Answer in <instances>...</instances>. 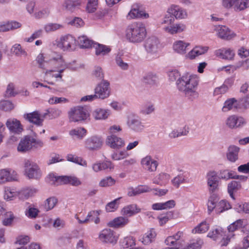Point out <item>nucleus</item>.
<instances>
[{"label": "nucleus", "instance_id": "nucleus-10", "mask_svg": "<svg viewBox=\"0 0 249 249\" xmlns=\"http://www.w3.org/2000/svg\"><path fill=\"white\" fill-rule=\"evenodd\" d=\"M186 29V24L182 22L173 23L170 25H165L163 28L165 33L171 35L181 33L185 31Z\"/></svg>", "mask_w": 249, "mask_h": 249}, {"label": "nucleus", "instance_id": "nucleus-28", "mask_svg": "<svg viewBox=\"0 0 249 249\" xmlns=\"http://www.w3.org/2000/svg\"><path fill=\"white\" fill-rule=\"evenodd\" d=\"M215 54L216 56L225 59H232L234 56V53L231 49H222L215 51Z\"/></svg>", "mask_w": 249, "mask_h": 249}, {"label": "nucleus", "instance_id": "nucleus-13", "mask_svg": "<svg viewBox=\"0 0 249 249\" xmlns=\"http://www.w3.org/2000/svg\"><path fill=\"white\" fill-rule=\"evenodd\" d=\"M99 239L101 242L106 243H115L117 241L113 231L109 229L103 230L99 234Z\"/></svg>", "mask_w": 249, "mask_h": 249}, {"label": "nucleus", "instance_id": "nucleus-62", "mask_svg": "<svg viewBox=\"0 0 249 249\" xmlns=\"http://www.w3.org/2000/svg\"><path fill=\"white\" fill-rule=\"evenodd\" d=\"M208 236L216 240L222 236L221 231L217 229L211 231L209 232Z\"/></svg>", "mask_w": 249, "mask_h": 249}, {"label": "nucleus", "instance_id": "nucleus-53", "mask_svg": "<svg viewBox=\"0 0 249 249\" xmlns=\"http://www.w3.org/2000/svg\"><path fill=\"white\" fill-rule=\"evenodd\" d=\"M3 214L4 215V218L2 220V224L5 226L11 225L14 219V216L13 213L11 212H5V213Z\"/></svg>", "mask_w": 249, "mask_h": 249}, {"label": "nucleus", "instance_id": "nucleus-18", "mask_svg": "<svg viewBox=\"0 0 249 249\" xmlns=\"http://www.w3.org/2000/svg\"><path fill=\"white\" fill-rule=\"evenodd\" d=\"M159 44V40L155 37H151L146 39L144 44V47L148 53L154 54L157 52Z\"/></svg>", "mask_w": 249, "mask_h": 249}, {"label": "nucleus", "instance_id": "nucleus-59", "mask_svg": "<svg viewBox=\"0 0 249 249\" xmlns=\"http://www.w3.org/2000/svg\"><path fill=\"white\" fill-rule=\"evenodd\" d=\"M235 209L239 213H245L249 214V203H245L243 204H238Z\"/></svg>", "mask_w": 249, "mask_h": 249}, {"label": "nucleus", "instance_id": "nucleus-36", "mask_svg": "<svg viewBox=\"0 0 249 249\" xmlns=\"http://www.w3.org/2000/svg\"><path fill=\"white\" fill-rule=\"evenodd\" d=\"M128 16L132 18H146L149 17V15L138 8H133L128 13Z\"/></svg>", "mask_w": 249, "mask_h": 249}, {"label": "nucleus", "instance_id": "nucleus-58", "mask_svg": "<svg viewBox=\"0 0 249 249\" xmlns=\"http://www.w3.org/2000/svg\"><path fill=\"white\" fill-rule=\"evenodd\" d=\"M129 156L128 154L126 152L121 151L119 153H114L111 158L113 160H120L127 158Z\"/></svg>", "mask_w": 249, "mask_h": 249}, {"label": "nucleus", "instance_id": "nucleus-22", "mask_svg": "<svg viewBox=\"0 0 249 249\" xmlns=\"http://www.w3.org/2000/svg\"><path fill=\"white\" fill-rule=\"evenodd\" d=\"M208 50V47L206 46H196L187 53L186 57L191 60L194 59L196 57L204 54Z\"/></svg>", "mask_w": 249, "mask_h": 249}, {"label": "nucleus", "instance_id": "nucleus-16", "mask_svg": "<svg viewBox=\"0 0 249 249\" xmlns=\"http://www.w3.org/2000/svg\"><path fill=\"white\" fill-rule=\"evenodd\" d=\"M141 164L149 172H155L159 165L158 161L152 159L150 156H147L142 159Z\"/></svg>", "mask_w": 249, "mask_h": 249}, {"label": "nucleus", "instance_id": "nucleus-63", "mask_svg": "<svg viewBox=\"0 0 249 249\" xmlns=\"http://www.w3.org/2000/svg\"><path fill=\"white\" fill-rule=\"evenodd\" d=\"M31 193V189L30 188H26L18 192V195L20 199H26L30 196Z\"/></svg>", "mask_w": 249, "mask_h": 249}, {"label": "nucleus", "instance_id": "nucleus-41", "mask_svg": "<svg viewBox=\"0 0 249 249\" xmlns=\"http://www.w3.org/2000/svg\"><path fill=\"white\" fill-rule=\"evenodd\" d=\"M241 188L240 183L236 181H231L228 186V191L230 196L233 199H235L233 193L238 190Z\"/></svg>", "mask_w": 249, "mask_h": 249}, {"label": "nucleus", "instance_id": "nucleus-5", "mask_svg": "<svg viewBox=\"0 0 249 249\" xmlns=\"http://www.w3.org/2000/svg\"><path fill=\"white\" fill-rule=\"evenodd\" d=\"M94 93L97 99L103 100L108 97L110 94L109 82L103 80L96 85L94 89Z\"/></svg>", "mask_w": 249, "mask_h": 249}, {"label": "nucleus", "instance_id": "nucleus-19", "mask_svg": "<svg viewBox=\"0 0 249 249\" xmlns=\"http://www.w3.org/2000/svg\"><path fill=\"white\" fill-rule=\"evenodd\" d=\"M207 183L210 192L213 193L218 189V181L215 172H212L208 174Z\"/></svg>", "mask_w": 249, "mask_h": 249}, {"label": "nucleus", "instance_id": "nucleus-47", "mask_svg": "<svg viewBox=\"0 0 249 249\" xmlns=\"http://www.w3.org/2000/svg\"><path fill=\"white\" fill-rule=\"evenodd\" d=\"M15 106L12 102L8 100H2L0 102V109L4 111H10Z\"/></svg>", "mask_w": 249, "mask_h": 249}, {"label": "nucleus", "instance_id": "nucleus-54", "mask_svg": "<svg viewBox=\"0 0 249 249\" xmlns=\"http://www.w3.org/2000/svg\"><path fill=\"white\" fill-rule=\"evenodd\" d=\"M36 136L35 133H32V150L40 149L43 146V142L42 140L36 138Z\"/></svg>", "mask_w": 249, "mask_h": 249}, {"label": "nucleus", "instance_id": "nucleus-61", "mask_svg": "<svg viewBox=\"0 0 249 249\" xmlns=\"http://www.w3.org/2000/svg\"><path fill=\"white\" fill-rule=\"evenodd\" d=\"M93 75L97 78V80L102 81L104 78V74L103 72L102 69L100 67H96L95 68L94 71H93Z\"/></svg>", "mask_w": 249, "mask_h": 249}, {"label": "nucleus", "instance_id": "nucleus-64", "mask_svg": "<svg viewBox=\"0 0 249 249\" xmlns=\"http://www.w3.org/2000/svg\"><path fill=\"white\" fill-rule=\"evenodd\" d=\"M233 174H234V172L229 171L228 170H225L220 171L219 173V178L226 179L232 178L233 177Z\"/></svg>", "mask_w": 249, "mask_h": 249}, {"label": "nucleus", "instance_id": "nucleus-43", "mask_svg": "<svg viewBox=\"0 0 249 249\" xmlns=\"http://www.w3.org/2000/svg\"><path fill=\"white\" fill-rule=\"evenodd\" d=\"M78 42L82 48H89L91 47L93 44L92 40L89 39L86 36H79Z\"/></svg>", "mask_w": 249, "mask_h": 249}, {"label": "nucleus", "instance_id": "nucleus-8", "mask_svg": "<svg viewBox=\"0 0 249 249\" xmlns=\"http://www.w3.org/2000/svg\"><path fill=\"white\" fill-rule=\"evenodd\" d=\"M214 30L217 36L223 40H230L236 36V34L226 26H215Z\"/></svg>", "mask_w": 249, "mask_h": 249}, {"label": "nucleus", "instance_id": "nucleus-30", "mask_svg": "<svg viewBox=\"0 0 249 249\" xmlns=\"http://www.w3.org/2000/svg\"><path fill=\"white\" fill-rule=\"evenodd\" d=\"M10 52L13 55L18 57H26L27 56V53L25 49L18 43L14 44L10 49Z\"/></svg>", "mask_w": 249, "mask_h": 249}, {"label": "nucleus", "instance_id": "nucleus-33", "mask_svg": "<svg viewBox=\"0 0 249 249\" xmlns=\"http://www.w3.org/2000/svg\"><path fill=\"white\" fill-rule=\"evenodd\" d=\"M210 193L211 195L207 204L209 213H212V212L214 209L216 205L219 202L218 200L219 199V198L216 194L214 192H210Z\"/></svg>", "mask_w": 249, "mask_h": 249}, {"label": "nucleus", "instance_id": "nucleus-4", "mask_svg": "<svg viewBox=\"0 0 249 249\" xmlns=\"http://www.w3.org/2000/svg\"><path fill=\"white\" fill-rule=\"evenodd\" d=\"M53 44L64 51H71L75 48L76 40L72 36L68 35L56 40Z\"/></svg>", "mask_w": 249, "mask_h": 249}, {"label": "nucleus", "instance_id": "nucleus-46", "mask_svg": "<svg viewBox=\"0 0 249 249\" xmlns=\"http://www.w3.org/2000/svg\"><path fill=\"white\" fill-rule=\"evenodd\" d=\"M116 181L111 177H107L102 179L99 183V185L102 187H107L114 185Z\"/></svg>", "mask_w": 249, "mask_h": 249}, {"label": "nucleus", "instance_id": "nucleus-17", "mask_svg": "<svg viewBox=\"0 0 249 249\" xmlns=\"http://www.w3.org/2000/svg\"><path fill=\"white\" fill-rule=\"evenodd\" d=\"M103 141L101 137L93 136L85 141V146L89 150H96L101 147Z\"/></svg>", "mask_w": 249, "mask_h": 249}, {"label": "nucleus", "instance_id": "nucleus-26", "mask_svg": "<svg viewBox=\"0 0 249 249\" xmlns=\"http://www.w3.org/2000/svg\"><path fill=\"white\" fill-rule=\"evenodd\" d=\"M31 137L27 135L22 138L18 146V151L21 152H26L30 149Z\"/></svg>", "mask_w": 249, "mask_h": 249}, {"label": "nucleus", "instance_id": "nucleus-50", "mask_svg": "<svg viewBox=\"0 0 249 249\" xmlns=\"http://www.w3.org/2000/svg\"><path fill=\"white\" fill-rule=\"evenodd\" d=\"M239 0L236 2V5L234 7L235 11H240L243 10L249 6V0Z\"/></svg>", "mask_w": 249, "mask_h": 249}, {"label": "nucleus", "instance_id": "nucleus-7", "mask_svg": "<svg viewBox=\"0 0 249 249\" xmlns=\"http://www.w3.org/2000/svg\"><path fill=\"white\" fill-rule=\"evenodd\" d=\"M18 176L16 171L12 169L0 170V184L17 181Z\"/></svg>", "mask_w": 249, "mask_h": 249}, {"label": "nucleus", "instance_id": "nucleus-57", "mask_svg": "<svg viewBox=\"0 0 249 249\" xmlns=\"http://www.w3.org/2000/svg\"><path fill=\"white\" fill-rule=\"evenodd\" d=\"M171 182L174 186L178 188L181 183H185L186 180L183 175H178L172 179Z\"/></svg>", "mask_w": 249, "mask_h": 249}, {"label": "nucleus", "instance_id": "nucleus-49", "mask_svg": "<svg viewBox=\"0 0 249 249\" xmlns=\"http://www.w3.org/2000/svg\"><path fill=\"white\" fill-rule=\"evenodd\" d=\"M23 173L29 178H31V160L30 159L25 160L23 163Z\"/></svg>", "mask_w": 249, "mask_h": 249}, {"label": "nucleus", "instance_id": "nucleus-60", "mask_svg": "<svg viewBox=\"0 0 249 249\" xmlns=\"http://www.w3.org/2000/svg\"><path fill=\"white\" fill-rule=\"evenodd\" d=\"M18 195V192L14 191L10 188H7L5 190L4 198L7 200H10L13 197Z\"/></svg>", "mask_w": 249, "mask_h": 249}, {"label": "nucleus", "instance_id": "nucleus-42", "mask_svg": "<svg viewBox=\"0 0 249 249\" xmlns=\"http://www.w3.org/2000/svg\"><path fill=\"white\" fill-rule=\"evenodd\" d=\"M95 54L97 55H105L108 53L111 49L108 46L104 45L97 44H95Z\"/></svg>", "mask_w": 249, "mask_h": 249}, {"label": "nucleus", "instance_id": "nucleus-27", "mask_svg": "<svg viewBox=\"0 0 249 249\" xmlns=\"http://www.w3.org/2000/svg\"><path fill=\"white\" fill-rule=\"evenodd\" d=\"M128 222V219L126 217L119 216L109 221L107 225L110 227L119 228L125 226Z\"/></svg>", "mask_w": 249, "mask_h": 249}, {"label": "nucleus", "instance_id": "nucleus-31", "mask_svg": "<svg viewBox=\"0 0 249 249\" xmlns=\"http://www.w3.org/2000/svg\"><path fill=\"white\" fill-rule=\"evenodd\" d=\"M157 236L155 230L153 228L150 229L143 236L142 238V242L144 245H148L152 243Z\"/></svg>", "mask_w": 249, "mask_h": 249}, {"label": "nucleus", "instance_id": "nucleus-24", "mask_svg": "<svg viewBox=\"0 0 249 249\" xmlns=\"http://www.w3.org/2000/svg\"><path fill=\"white\" fill-rule=\"evenodd\" d=\"M190 131L189 127L185 125L182 128L174 129L169 133V137L171 139H175L182 136H187Z\"/></svg>", "mask_w": 249, "mask_h": 249}, {"label": "nucleus", "instance_id": "nucleus-6", "mask_svg": "<svg viewBox=\"0 0 249 249\" xmlns=\"http://www.w3.org/2000/svg\"><path fill=\"white\" fill-rule=\"evenodd\" d=\"M69 117L71 122H76L86 120L88 115L83 107H76L71 109L69 112Z\"/></svg>", "mask_w": 249, "mask_h": 249}, {"label": "nucleus", "instance_id": "nucleus-32", "mask_svg": "<svg viewBox=\"0 0 249 249\" xmlns=\"http://www.w3.org/2000/svg\"><path fill=\"white\" fill-rule=\"evenodd\" d=\"M239 151V147L235 145L230 146L227 154L228 160L231 162H235L238 159Z\"/></svg>", "mask_w": 249, "mask_h": 249}, {"label": "nucleus", "instance_id": "nucleus-52", "mask_svg": "<svg viewBox=\"0 0 249 249\" xmlns=\"http://www.w3.org/2000/svg\"><path fill=\"white\" fill-rule=\"evenodd\" d=\"M209 225L206 222H202L193 230V233H204L208 231Z\"/></svg>", "mask_w": 249, "mask_h": 249}, {"label": "nucleus", "instance_id": "nucleus-55", "mask_svg": "<svg viewBox=\"0 0 249 249\" xmlns=\"http://www.w3.org/2000/svg\"><path fill=\"white\" fill-rule=\"evenodd\" d=\"M244 224V220L238 219L230 225L228 228L229 232H233L236 230L242 228Z\"/></svg>", "mask_w": 249, "mask_h": 249}, {"label": "nucleus", "instance_id": "nucleus-44", "mask_svg": "<svg viewBox=\"0 0 249 249\" xmlns=\"http://www.w3.org/2000/svg\"><path fill=\"white\" fill-rule=\"evenodd\" d=\"M57 203V199L54 196L47 198L44 204V208L46 211L53 209Z\"/></svg>", "mask_w": 249, "mask_h": 249}, {"label": "nucleus", "instance_id": "nucleus-38", "mask_svg": "<svg viewBox=\"0 0 249 249\" xmlns=\"http://www.w3.org/2000/svg\"><path fill=\"white\" fill-rule=\"evenodd\" d=\"M231 208L230 204L226 200H222L219 201L214 208L215 213L219 214Z\"/></svg>", "mask_w": 249, "mask_h": 249}, {"label": "nucleus", "instance_id": "nucleus-51", "mask_svg": "<svg viewBox=\"0 0 249 249\" xmlns=\"http://www.w3.org/2000/svg\"><path fill=\"white\" fill-rule=\"evenodd\" d=\"M49 177L51 178L55 179L56 182L60 184H67L69 183V177L68 176H61L58 177H54L53 174H50Z\"/></svg>", "mask_w": 249, "mask_h": 249}, {"label": "nucleus", "instance_id": "nucleus-48", "mask_svg": "<svg viewBox=\"0 0 249 249\" xmlns=\"http://www.w3.org/2000/svg\"><path fill=\"white\" fill-rule=\"evenodd\" d=\"M67 159L69 161H71L82 166L87 165V162L86 161H83L81 158L74 155L68 154L67 156Z\"/></svg>", "mask_w": 249, "mask_h": 249}, {"label": "nucleus", "instance_id": "nucleus-3", "mask_svg": "<svg viewBox=\"0 0 249 249\" xmlns=\"http://www.w3.org/2000/svg\"><path fill=\"white\" fill-rule=\"evenodd\" d=\"M146 30L142 22H134L129 25L125 31V37L130 42L136 43L142 42L146 37Z\"/></svg>", "mask_w": 249, "mask_h": 249}, {"label": "nucleus", "instance_id": "nucleus-12", "mask_svg": "<svg viewBox=\"0 0 249 249\" xmlns=\"http://www.w3.org/2000/svg\"><path fill=\"white\" fill-rule=\"evenodd\" d=\"M48 64L51 65H54L57 67H69L63 58L62 55L55 52L52 53L51 54L48 55Z\"/></svg>", "mask_w": 249, "mask_h": 249}, {"label": "nucleus", "instance_id": "nucleus-1", "mask_svg": "<svg viewBox=\"0 0 249 249\" xmlns=\"http://www.w3.org/2000/svg\"><path fill=\"white\" fill-rule=\"evenodd\" d=\"M199 79L196 75L185 73L176 81L177 89L191 100L196 98L198 93L196 91Z\"/></svg>", "mask_w": 249, "mask_h": 249}, {"label": "nucleus", "instance_id": "nucleus-2", "mask_svg": "<svg viewBox=\"0 0 249 249\" xmlns=\"http://www.w3.org/2000/svg\"><path fill=\"white\" fill-rule=\"evenodd\" d=\"M183 232L181 231H178L172 236H169L165 240L166 245L171 246L168 249H200L203 244L201 239H197L191 242L187 246L182 248L184 243L183 239Z\"/></svg>", "mask_w": 249, "mask_h": 249}, {"label": "nucleus", "instance_id": "nucleus-45", "mask_svg": "<svg viewBox=\"0 0 249 249\" xmlns=\"http://www.w3.org/2000/svg\"><path fill=\"white\" fill-rule=\"evenodd\" d=\"M158 77L156 74L148 73L145 74L142 78L143 82L146 84L154 85L156 83Z\"/></svg>", "mask_w": 249, "mask_h": 249}, {"label": "nucleus", "instance_id": "nucleus-23", "mask_svg": "<svg viewBox=\"0 0 249 249\" xmlns=\"http://www.w3.org/2000/svg\"><path fill=\"white\" fill-rule=\"evenodd\" d=\"M127 124L129 128L135 131H140L143 129V125L138 117H134L129 119Z\"/></svg>", "mask_w": 249, "mask_h": 249}, {"label": "nucleus", "instance_id": "nucleus-20", "mask_svg": "<svg viewBox=\"0 0 249 249\" xmlns=\"http://www.w3.org/2000/svg\"><path fill=\"white\" fill-rule=\"evenodd\" d=\"M100 211H92L89 213L87 217L83 220H81L77 214L75 215V218L78 221L79 223L83 224L87 223L89 221H93L95 224L100 222V218L98 215L100 214Z\"/></svg>", "mask_w": 249, "mask_h": 249}, {"label": "nucleus", "instance_id": "nucleus-35", "mask_svg": "<svg viewBox=\"0 0 249 249\" xmlns=\"http://www.w3.org/2000/svg\"><path fill=\"white\" fill-rule=\"evenodd\" d=\"M46 116L45 113L41 115L37 111L32 112V124L37 126H42Z\"/></svg>", "mask_w": 249, "mask_h": 249}, {"label": "nucleus", "instance_id": "nucleus-37", "mask_svg": "<svg viewBox=\"0 0 249 249\" xmlns=\"http://www.w3.org/2000/svg\"><path fill=\"white\" fill-rule=\"evenodd\" d=\"M110 110L101 108L97 109L93 112V116L96 120L107 119L110 114Z\"/></svg>", "mask_w": 249, "mask_h": 249}, {"label": "nucleus", "instance_id": "nucleus-34", "mask_svg": "<svg viewBox=\"0 0 249 249\" xmlns=\"http://www.w3.org/2000/svg\"><path fill=\"white\" fill-rule=\"evenodd\" d=\"M237 101L234 98H231L226 100L222 107L223 112H227L231 110L235 109L237 108Z\"/></svg>", "mask_w": 249, "mask_h": 249}, {"label": "nucleus", "instance_id": "nucleus-11", "mask_svg": "<svg viewBox=\"0 0 249 249\" xmlns=\"http://www.w3.org/2000/svg\"><path fill=\"white\" fill-rule=\"evenodd\" d=\"M106 143L111 148L116 149L123 147L125 144L124 141L114 134H111L107 136Z\"/></svg>", "mask_w": 249, "mask_h": 249}, {"label": "nucleus", "instance_id": "nucleus-29", "mask_svg": "<svg viewBox=\"0 0 249 249\" xmlns=\"http://www.w3.org/2000/svg\"><path fill=\"white\" fill-rule=\"evenodd\" d=\"M189 45V43L182 40H177L173 44V49L177 53L184 54L186 53V48Z\"/></svg>", "mask_w": 249, "mask_h": 249}, {"label": "nucleus", "instance_id": "nucleus-15", "mask_svg": "<svg viewBox=\"0 0 249 249\" xmlns=\"http://www.w3.org/2000/svg\"><path fill=\"white\" fill-rule=\"evenodd\" d=\"M167 12L176 19H183L187 17L186 11L178 5L172 4L168 9Z\"/></svg>", "mask_w": 249, "mask_h": 249}, {"label": "nucleus", "instance_id": "nucleus-25", "mask_svg": "<svg viewBox=\"0 0 249 249\" xmlns=\"http://www.w3.org/2000/svg\"><path fill=\"white\" fill-rule=\"evenodd\" d=\"M170 178L169 174L161 172L156 176L153 179V183L160 186H165Z\"/></svg>", "mask_w": 249, "mask_h": 249}, {"label": "nucleus", "instance_id": "nucleus-40", "mask_svg": "<svg viewBox=\"0 0 249 249\" xmlns=\"http://www.w3.org/2000/svg\"><path fill=\"white\" fill-rule=\"evenodd\" d=\"M80 2L78 0H65L63 7L68 11L73 12L80 5Z\"/></svg>", "mask_w": 249, "mask_h": 249}, {"label": "nucleus", "instance_id": "nucleus-39", "mask_svg": "<svg viewBox=\"0 0 249 249\" xmlns=\"http://www.w3.org/2000/svg\"><path fill=\"white\" fill-rule=\"evenodd\" d=\"M87 133V130L83 127H78L71 130L69 134L72 137H75L77 139H82Z\"/></svg>", "mask_w": 249, "mask_h": 249}, {"label": "nucleus", "instance_id": "nucleus-21", "mask_svg": "<svg viewBox=\"0 0 249 249\" xmlns=\"http://www.w3.org/2000/svg\"><path fill=\"white\" fill-rule=\"evenodd\" d=\"M141 209L135 204H130L124 207L121 210V214L125 216H131L140 213Z\"/></svg>", "mask_w": 249, "mask_h": 249}, {"label": "nucleus", "instance_id": "nucleus-56", "mask_svg": "<svg viewBox=\"0 0 249 249\" xmlns=\"http://www.w3.org/2000/svg\"><path fill=\"white\" fill-rule=\"evenodd\" d=\"M42 172L36 163H32V178L38 179L41 178Z\"/></svg>", "mask_w": 249, "mask_h": 249}, {"label": "nucleus", "instance_id": "nucleus-9", "mask_svg": "<svg viewBox=\"0 0 249 249\" xmlns=\"http://www.w3.org/2000/svg\"><path fill=\"white\" fill-rule=\"evenodd\" d=\"M5 125L12 133L19 135L23 131V127L20 122L15 118L8 119Z\"/></svg>", "mask_w": 249, "mask_h": 249}, {"label": "nucleus", "instance_id": "nucleus-14", "mask_svg": "<svg viewBox=\"0 0 249 249\" xmlns=\"http://www.w3.org/2000/svg\"><path fill=\"white\" fill-rule=\"evenodd\" d=\"M245 123L246 121L243 117L236 115L230 116L226 121V125L231 129L241 127Z\"/></svg>", "mask_w": 249, "mask_h": 249}]
</instances>
